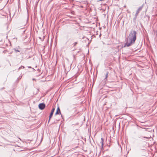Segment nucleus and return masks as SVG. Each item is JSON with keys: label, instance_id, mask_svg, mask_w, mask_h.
I'll return each instance as SVG.
<instances>
[{"label": "nucleus", "instance_id": "nucleus-5", "mask_svg": "<svg viewBox=\"0 0 157 157\" xmlns=\"http://www.w3.org/2000/svg\"><path fill=\"white\" fill-rule=\"evenodd\" d=\"M59 113H60V114H61L60 113V109H59V107H58L57 108V111H56L55 113V115L59 114Z\"/></svg>", "mask_w": 157, "mask_h": 157}, {"label": "nucleus", "instance_id": "nucleus-4", "mask_svg": "<svg viewBox=\"0 0 157 157\" xmlns=\"http://www.w3.org/2000/svg\"><path fill=\"white\" fill-rule=\"evenodd\" d=\"M99 144L101 145L102 147H103L104 145V139L103 138H101Z\"/></svg>", "mask_w": 157, "mask_h": 157}, {"label": "nucleus", "instance_id": "nucleus-8", "mask_svg": "<svg viewBox=\"0 0 157 157\" xmlns=\"http://www.w3.org/2000/svg\"><path fill=\"white\" fill-rule=\"evenodd\" d=\"M22 67H23V68H24V67L23 66H21V67H19V68H18V70H20L21 69Z\"/></svg>", "mask_w": 157, "mask_h": 157}, {"label": "nucleus", "instance_id": "nucleus-12", "mask_svg": "<svg viewBox=\"0 0 157 157\" xmlns=\"http://www.w3.org/2000/svg\"><path fill=\"white\" fill-rule=\"evenodd\" d=\"M108 21H107V23L108 24Z\"/></svg>", "mask_w": 157, "mask_h": 157}, {"label": "nucleus", "instance_id": "nucleus-2", "mask_svg": "<svg viewBox=\"0 0 157 157\" xmlns=\"http://www.w3.org/2000/svg\"><path fill=\"white\" fill-rule=\"evenodd\" d=\"M38 106L40 109L43 110L45 108V105L44 103H40L39 104Z\"/></svg>", "mask_w": 157, "mask_h": 157}, {"label": "nucleus", "instance_id": "nucleus-11", "mask_svg": "<svg viewBox=\"0 0 157 157\" xmlns=\"http://www.w3.org/2000/svg\"><path fill=\"white\" fill-rule=\"evenodd\" d=\"M33 80H35V79L34 78H33Z\"/></svg>", "mask_w": 157, "mask_h": 157}, {"label": "nucleus", "instance_id": "nucleus-6", "mask_svg": "<svg viewBox=\"0 0 157 157\" xmlns=\"http://www.w3.org/2000/svg\"><path fill=\"white\" fill-rule=\"evenodd\" d=\"M141 9V8H139L137 10L136 14H138V13H139V12L140 11Z\"/></svg>", "mask_w": 157, "mask_h": 157}, {"label": "nucleus", "instance_id": "nucleus-9", "mask_svg": "<svg viewBox=\"0 0 157 157\" xmlns=\"http://www.w3.org/2000/svg\"><path fill=\"white\" fill-rule=\"evenodd\" d=\"M78 43L77 42H75L73 43L74 46H75Z\"/></svg>", "mask_w": 157, "mask_h": 157}, {"label": "nucleus", "instance_id": "nucleus-3", "mask_svg": "<svg viewBox=\"0 0 157 157\" xmlns=\"http://www.w3.org/2000/svg\"><path fill=\"white\" fill-rule=\"evenodd\" d=\"M54 111H55V108H53L52 109L51 112V113L50 114V116H49V120H48V122L50 121V119H51V117H52V116L53 115V113H54Z\"/></svg>", "mask_w": 157, "mask_h": 157}, {"label": "nucleus", "instance_id": "nucleus-10", "mask_svg": "<svg viewBox=\"0 0 157 157\" xmlns=\"http://www.w3.org/2000/svg\"><path fill=\"white\" fill-rule=\"evenodd\" d=\"M15 50V52H19L20 51H19L18 50H16V49H14Z\"/></svg>", "mask_w": 157, "mask_h": 157}, {"label": "nucleus", "instance_id": "nucleus-1", "mask_svg": "<svg viewBox=\"0 0 157 157\" xmlns=\"http://www.w3.org/2000/svg\"><path fill=\"white\" fill-rule=\"evenodd\" d=\"M137 33L135 30H132L128 37L126 39L124 47H128L134 44L136 40Z\"/></svg>", "mask_w": 157, "mask_h": 157}, {"label": "nucleus", "instance_id": "nucleus-7", "mask_svg": "<svg viewBox=\"0 0 157 157\" xmlns=\"http://www.w3.org/2000/svg\"><path fill=\"white\" fill-rule=\"evenodd\" d=\"M108 73H109V72H107L106 74V75H105V79H106V78L108 77Z\"/></svg>", "mask_w": 157, "mask_h": 157}, {"label": "nucleus", "instance_id": "nucleus-13", "mask_svg": "<svg viewBox=\"0 0 157 157\" xmlns=\"http://www.w3.org/2000/svg\"><path fill=\"white\" fill-rule=\"evenodd\" d=\"M21 78H20V77H19V78H20V79H21Z\"/></svg>", "mask_w": 157, "mask_h": 157}]
</instances>
